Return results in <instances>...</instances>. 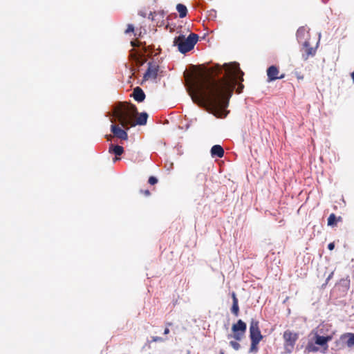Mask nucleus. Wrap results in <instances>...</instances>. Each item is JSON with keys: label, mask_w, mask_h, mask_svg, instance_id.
<instances>
[{"label": "nucleus", "mask_w": 354, "mask_h": 354, "mask_svg": "<svg viewBox=\"0 0 354 354\" xmlns=\"http://www.w3.org/2000/svg\"><path fill=\"white\" fill-rule=\"evenodd\" d=\"M216 75L222 73L225 75L220 80L207 77L202 73L196 75H185V80L189 86V92L193 102H208L213 106L224 109L227 106L237 80L243 81V72L236 62L225 64L223 66L216 64L212 68Z\"/></svg>", "instance_id": "nucleus-1"}, {"label": "nucleus", "mask_w": 354, "mask_h": 354, "mask_svg": "<svg viewBox=\"0 0 354 354\" xmlns=\"http://www.w3.org/2000/svg\"><path fill=\"white\" fill-rule=\"evenodd\" d=\"M137 114L138 111L135 105L122 102L115 107L113 111L114 117L122 127L127 129L136 126L134 118Z\"/></svg>", "instance_id": "nucleus-2"}, {"label": "nucleus", "mask_w": 354, "mask_h": 354, "mask_svg": "<svg viewBox=\"0 0 354 354\" xmlns=\"http://www.w3.org/2000/svg\"><path fill=\"white\" fill-rule=\"evenodd\" d=\"M198 36L195 33H191L188 37L180 35L175 37L174 46H177L178 50L182 53H186L192 50L198 41Z\"/></svg>", "instance_id": "nucleus-3"}, {"label": "nucleus", "mask_w": 354, "mask_h": 354, "mask_svg": "<svg viewBox=\"0 0 354 354\" xmlns=\"http://www.w3.org/2000/svg\"><path fill=\"white\" fill-rule=\"evenodd\" d=\"M299 338L298 333L290 330H286L283 332V349L286 353H292L295 349L296 342Z\"/></svg>", "instance_id": "nucleus-4"}, {"label": "nucleus", "mask_w": 354, "mask_h": 354, "mask_svg": "<svg viewBox=\"0 0 354 354\" xmlns=\"http://www.w3.org/2000/svg\"><path fill=\"white\" fill-rule=\"evenodd\" d=\"M247 325L243 322L241 319L238 320L236 324H234L232 326V330L233 332V335H228L227 337L230 339L231 337L234 338L236 341H241L242 338L244 337L245 333L246 332Z\"/></svg>", "instance_id": "nucleus-5"}, {"label": "nucleus", "mask_w": 354, "mask_h": 354, "mask_svg": "<svg viewBox=\"0 0 354 354\" xmlns=\"http://www.w3.org/2000/svg\"><path fill=\"white\" fill-rule=\"evenodd\" d=\"M250 340L261 342L263 337L261 333L259 322L257 319H252L250 323Z\"/></svg>", "instance_id": "nucleus-6"}, {"label": "nucleus", "mask_w": 354, "mask_h": 354, "mask_svg": "<svg viewBox=\"0 0 354 354\" xmlns=\"http://www.w3.org/2000/svg\"><path fill=\"white\" fill-rule=\"evenodd\" d=\"M268 82H273L285 77V74H280L279 68L274 65L270 66L267 69Z\"/></svg>", "instance_id": "nucleus-7"}, {"label": "nucleus", "mask_w": 354, "mask_h": 354, "mask_svg": "<svg viewBox=\"0 0 354 354\" xmlns=\"http://www.w3.org/2000/svg\"><path fill=\"white\" fill-rule=\"evenodd\" d=\"M330 336H321L318 335L317 333H315V344L319 345L320 346L323 347L322 353H326L328 350V342L331 340Z\"/></svg>", "instance_id": "nucleus-8"}, {"label": "nucleus", "mask_w": 354, "mask_h": 354, "mask_svg": "<svg viewBox=\"0 0 354 354\" xmlns=\"http://www.w3.org/2000/svg\"><path fill=\"white\" fill-rule=\"evenodd\" d=\"M302 50L304 53L302 54V57L304 60H307L309 56H314L316 53V48H313L311 46L309 39L305 40L303 44Z\"/></svg>", "instance_id": "nucleus-9"}, {"label": "nucleus", "mask_w": 354, "mask_h": 354, "mask_svg": "<svg viewBox=\"0 0 354 354\" xmlns=\"http://www.w3.org/2000/svg\"><path fill=\"white\" fill-rule=\"evenodd\" d=\"M158 66L149 63V67L144 75L145 80L156 79L158 75Z\"/></svg>", "instance_id": "nucleus-10"}, {"label": "nucleus", "mask_w": 354, "mask_h": 354, "mask_svg": "<svg viewBox=\"0 0 354 354\" xmlns=\"http://www.w3.org/2000/svg\"><path fill=\"white\" fill-rule=\"evenodd\" d=\"M111 132L113 135L121 140H126L128 138L127 133L115 124L111 126Z\"/></svg>", "instance_id": "nucleus-11"}, {"label": "nucleus", "mask_w": 354, "mask_h": 354, "mask_svg": "<svg viewBox=\"0 0 354 354\" xmlns=\"http://www.w3.org/2000/svg\"><path fill=\"white\" fill-rule=\"evenodd\" d=\"M132 95L134 100L138 102H143L145 99V93L139 86H137L133 89Z\"/></svg>", "instance_id": "nucleus-12"}, {"label": "nucleus", "mask_w": 354, "mask_h": 354, "mask_svg": "<svg viewBox=\"0 0 354 354\" xmlns=\"http://www.w3.org/2000/svg\"><path fill=\"white\" fill-rule=\"evenodd\" d=\"M296 35L299 42H301L303 40H308L307 37H309V32L305 27L302 26L297 30Z\"/></svg>", "instance_id": "nucleus-13"}, {"label": "nucleus", "mask_w": 354, "mask_h": 354, "mask_svg": "<svg viewBox=\"0 0 354 354\" xmlns=\"http://www.w3.org/2000/svg\"><path fill=\"white\" fill-rule=\"evenodd\" d=\"M210 152L212 157L222 158L224 156V149L219 145H214Z\"/></svg>", "instance_id": "nucleus-14"}, {"label": "nucleus", "mask_w": 354, "mask_h": 354, "mask_svg": "<svg viewBox=\"0 0 354 354\" xmlns=\"http://www.w3.org/2000/svg\"><path fill=\"white\" fill-rule=\"evenodd\" d=\"M109 151L110 153H113L116 156H120L123 153L124 148L122 146L111 145ZM119 159V158L115 157L114 161Z\"/></svg>", "instance_id": "nucleus-15"}, {"label": "nucleus", "mask_w": 354, "mask_h": 354, "mask_svg": "<svg viewBox=\"0 0 354 354\" xmlns=\"http://www.w3.org/2000/svg\"><path fill=\"white\" fill-rule=\"evenodd\" d=\"M232 306L231 308V312L232 313L235 315L238 316L239 313V301L236 297V295L235 292L232 293Z\"/></svg>", "instance_id": "nucleus-16"}, {"label": "nucleus", "mask_w": 354, "mask_h": 354, "mask_svg": "<svg viewBox=\"0 0 354 354\" xmlns=\"http://www.w3.org/2000/svg\"><path fill=\"white\" fill-rule=\"evenodd\" d=\"M347 338L346 345L348 347L354 346V333H347L341 336V339Z\"/></svg>", "instance_id": "nucleus-17"}, {"label": "nucleus", "mask_w": 354, "mask_h": 354, "mask_svg": "<svg viewBox=\"0 0 354 354\" xmlns=\"http://www.w3.org/2000/svg\"><path fill=\"white\" fill-rule=\"evenodd\" d=\"M147 118L148 114L147 113H141L135 121L136 125H145L147 123Z\"/></svg>", "instance_id": "nucleus-18"}, {"label": "nucleus", "mask_w": 354, "mask_h": 354, "mask_svg": "<svg viewBox=\"0 0 354 354\" xmlns=\"http://www.w3.org/2000/svg\"><path fill=\"white\" fill-rule=\"evenodd\" d=\"M342 218L341 216L336 217L335 214L332 213L328 218V225L334 226L337 225L338 221H342Z\"/></svg>", "instance_id": "nucleus-19"}, {"label": "nucleus", "mask_w": 354, "mask_h": 354, "mask_svg": "<svg viewBox=\"0 0 354 354\" xmlns=\"http://www.w3.org/2000/svg\"><path fill=\"white\" fill-rule=\"evenodd\" d=\"M176 10L178 12L179 17L180 18H183V17H186V15L187 14V7L185 5L181 4V3H178L176 6Z\"/></svg>", "instance_id": "nucleus-20"}, {"label": "nucleus", "mask_w": 354, "mask_h": 354, "mask_svg": "<svg viewBox=\"0 0 354 354\" xmlns=\"http://www.w3.org/2000/svg\"><path fill=\"white\" fill-rule=\"evenodd\" d=\"M306 351L308 353H315L319 351V348L315 345L314 343L309 342L306 345Z\"/></svg>", "instance_id": "nucleus-21"}, {"label": "nucleus", "mask_w": 354, "mask_h": 354, "mask_svg": "<svg viewBox=\"0 0 354 354\" xmlns=\"http://www.w3.org/2000/svg\"><path fill=\"white\" fill-rule=\"evenodd\" d=\"M259 341L251 340V344L250 348V353H257L258 351V344Z\"/></svg>", "instance_id": "nucleus-22"}, {"label": "nucleus", "mask_w": 354, "mask_h": 354, "mask_svg": "<svg viewBox=\"0 0 354 354\" xmlns=\"http://www.w3.org/2000/svg\"><path fill=\"white\" fill-rule=\"evenodd\" d=\"M230 345L236 351H238L241 348V345L236 340L230 342Z\"/></svg>", "instance_id": "nucleus-23"}, {"label": "nucleus", "mask_w": 354, "mask_h": 354, "mask_svg": "<svg viewBox=\"0 0 354 354\" xmlns=\"http://www.w3.org/2000/svg\"><path fill=\"white\" fill-rule=\"evenodd\" d=\"M148 182L150 185H155L158 183V179L154 176H150L149 178Z\"/></svg>", "instance_id": "nucleus-24"}, {"label": "nucleus", "mask_w": 354, "mask_h": 354, "mask_svg": "<svg viewBox=\"0 0 354 354\" xmlns=\"http://www.w3.org/2000/svg\"><path fill=\"white\" fill-rule=\"evenodd\" d=\"M133 31H134L133 26L132 24H128L127 28L125 30V33L127 34V33H129V32H133Z\"/></svg>", "instance_id": "nucleus-25"}, {"label": "nucleus", "mask_w": 354, "mask_h": 354, "mask_svg": "<svg viewBox=\"0 0 354 354\" xmlns=\"http://www.w3.org/2000/svg\"><path fill=\"white\" fill-rule=\"evenodd\" d=\"M243 88H244L243 84H239L238 85L237 89H236V93H241L242 92V91H243Z\"/></svg>", "instance_id": "nucleus-26"}, {"label": "nucleus", "mask_w": 354, "mask_h": 354, "mask_svg": "<svg viewBox=\"0 0 354 354\" xmlns=\"http://www.w3.org/2000/svg\"><path fill=\"white\" fill-rule=\"evenodd\" d=\"M140 192L143 194H145L146 196H150L151 193L148 189L146 190H140Z\"/></svg>", "instance_id": "nucleus-27"}, {"label": "nucleus", "mask_w": 354, "mask_h": 354, "mask_svg": "<svg viewBox=\"0 0 354 354\" xmlns=\"http://www.w3.org/2000/svg\"><path fill=\"white\" fill-rule=\"evenodd\" d=\"M335 248V243H330L328 245V250H333Z\"/></svg>", "instance_id": "nucleus-28"}, {"label": "nucleus", "mask_w": 354, "mask_h": 354, "mask_svg": "<svg viewBox=\"0 0 354 354\" xmlns=\"http://www.w3.org/2000/svg\"><path fill=\"white\" fill-rule=\"evenodd\" d=\"M131 44L132 46L135 47V46H138V44H137V41H131Z\"/></svg>", "instance_id": "nucleus-29"}, {"label": "nucleus", "mask_w": 354, "mask_h": 354, "mask_svg": "<svg viewBox=\"0 0 354 354\" xmlns=\"http://www.w3.org/2000/svg\"><path fill=\"white\" fill-rule=\"evenodd\" d=\"M169 333V328H166L164 331V334H168Z\"/></svg>", "instance_id": "nucleus-30"}, {"label": "nucleus", "mask_w": 354, "mask_h": 354, "mask_svg": "<svg viewBox=\"0 0 354 354\" xmlns=\"http://www.w3.org/2000/svg\"><path fill=\"white\" fill-rule=\"evenodd\" d=\"M297 77L298 80H303L304 79V76L303 75H297Z\"/></svg>", "instance_id": "nucleus-31"}, {"label": "nucleus", "mask_w": 354, "mask_h": 354, "mask_svg": "<svg viewBox=\"0 0 354 354\" xmlns=\"http://www.w3.org/2000/svg\"><path fill=\"white\" fill-rule=\"evenodd\" d=\"M351 77H352L353 81L354 82V72H353L351 73Z\"/></svg>", "instance_id": "nucleus-32"}, {"label": "nucleus", "mask_w": 354, "mask_h": 354, "mask_svg": "<svg viewBox=\"0 0 354 354\" xmlns=\"http://www.w3.org/2000/svg\"><path fill=\"white\" fill-rule=\"evenodd\" d=\"M159 339H160V338H159V337H153V341H154V342H156V341H158V340H159Z\"/></svg>", "instance_id": "nucleus-33"}, {"label": "nucleus", "mask_w": 354, "mask_h": 354, "mask_svg": "<svg viewBox=\"0 0 354 354\" xmlns=\"http://www.w3.org/2000/svg\"><path fill=\"white\" fill-rule=\"evenodd\" d=\"M332 274H333V273H331V274L329 275V277H328V279H327V281H328L330 278H331Z\"/></svg>", "instance_id": "nucleus-34"}, {"label": "nucleus", "mask_w": 354, "mask_h": 354, "mask_svg": "<svg viewBox=\"0 0 354 354\" xmlns=\"http://www.w3.org/2000/svg\"><path fill=\"white\" fill-rule=\"evenodd\" d=\"M219 354H225L223 351H221Z\"/></svg>", "instance_id": "nucleus-35"}]
</instances>
